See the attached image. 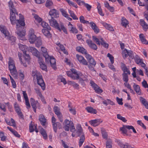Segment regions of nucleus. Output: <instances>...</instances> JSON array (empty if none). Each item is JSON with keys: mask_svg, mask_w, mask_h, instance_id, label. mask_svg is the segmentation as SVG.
I'll list each match as a JSON object with an SVG mask.
<instances>
[{"mask_svg": "<svg viewBox=\"0 0 148 148\" xmlns=\"http://www.w3.org/2000/svg\"><path fill=\"white\" fill-rule=\"evenodd\" d=\"M76 73L75 72V69H72L70 71H68L66 72V74L68 76L71 77L72 79H77V77L74 76L73 75L75 73Z\"/></svg>", "mask_w": 148, "mask_h": 148, "instance_id": "aec40b11", "label": "nucleus"}, {"mask_svg": "<svg viewBox=\"0 0 148 148\" xmlns=\"http://www.w3.org/2000/svg\"><path fill=\"white\" fill-rule=\"evenodd\" d=\"M15 14L18 15L16 11L15 12H10V19L11 24L13 25L16 24L23 26L25 25V24L24 21V18L23 16L21 14H19V19L16 20Z\"/></svg>", "mask_w": 148, "mask_h": 148, "instance_id": "f257e3e1", "label": "nucleus"}, {"mask_svg": "<svg viewBox=\"0 0 148 148\" xmlns=\"http://www.w3.org/2000/svg\"><path fill=\"white\" fill-rule=\"evenodd\" d=\"M0 138L2 141H5L7 139V137L5 135L4 133L0 131Z\"/></svg>", "mask_w": 148, "mask_h": 148, "instance_id": "8fccbe9b", "label": "nucleus"}, {"mask_svg": "<svg viewBox=\"0 0 148 148\" xmlns=\"http://www.w3.org/2000/svg\"><path fill=\"white\" fill-rule=\"evenodd\" d=\"M101 132L103 137L104 138H107V134L106 132L105 131V130L103 128H101Z\"/></svg>", "mask_w": 148, "mask_h": 148, "instance_id": "680f3d73", "label": "nucleus"}, {"mask_svg": "<svg viewBox=\"0 0 148 148\" xmlns=\"http://www.w3.org/2000/svg\"><path fill=\"white\" fill-rule=\"evenodd\" d=\"M40 132L45 139L47 138V136L46 131L43 128H41L40 131Z\"/></svg>", "mask_w": 148, "mask_h": 148, "instance_id": "a19ab883", "label": "nucleus"}, {"mask_svg": "<svg viewBox=\"0 0 148 148\" xmlns=\"http://www.w3.org/2000/svg\"><path fill=\"white\" fill-rule=\"evenodd\" d=\"M41 25L44 28L49 29H51V28L48 24L46 22L42 21L41 23Z\"/></svg>", "mask_w": 148, "mask_h": 148, "instance_id": "a18cd8bd", "label": "nucleus"}, {"mask_svg": "<svg viewBox=\"0 0 148 148\" xmlns=\"http://www.w3.org/2000/svg\"><path fill=\"white\" fill-rule=\"evenodd\" d=\"M77 50L80 52L82 53L83 54L86 53V50L84 48L80 46L77 47L76 48Z\"/></svg>", "mask_w": 148, "mask_h": 148, "instance_id": "49530a36", "label": "nucleus"}, {"mask_svg": "<svg viewBox=\"0 0 148 148\" xmlns=\"http://www.w3.org/2000/svg\"><path fill=\"white\" fill-rule=\"evenodd\" d=\"M107 56L109 58L112 63V64H108V66L110 68L114 71L115 70V69L113 65L112 64L114 62V58L109 53L108 54Z\"/></svg>", "mask_w": 148, "mask_h": 148, "instance_id": "6ab92c4d", "label": "nucleus"}, {"mask_svg": "<svg viewBox=\"0 0 148 148\" xmlns=\"http://www.w3.org/2000/svg\"><path fill=\"white\" fill-rule=\"evenodd\" d=\"M77 79H80L82 80H86L87 79V76L85 75L82 74L81 72L77 74Z\"/></svg>", "mask_w": 148, "mask_h": 148, "instance_id": "a878e982", "label": "nucleus"}, {"mask_svg": "<svg viewBox=\"0 0 148 148\" xmlns=\"http://www.w3.org/2000/svg\"><path fill=\"white\" fill-rule=\"evenodd\" d=\"M102 122V121L100 119H97L89 121L91 125L95 127L98 126Z\"/></svg>", "mask_w": 148, "mask_h": 148, "instance_id": "dca6fc26", "label": "nucleus"}, {"mask_svg": "<svg viewBox=\"0 0 148 148\" xmlns=\"http://www.w3.org/2000/svg\"><path fill=\"white\" fill-rule=\"evenodd\" d=\"M128 51L126 49H124L122 52V55L124 58L125 59L128 56Z\"/></svg>", "mask_w": 148, "mask_h": 148, "instance_id": "e2e57ef3", "label": "nucleus"}, {"mask_svg": "<svg viewBox=\"0 0 148 148\" xmlns=\"http://www.w3.org/2000/svg\"><path fill=\"white\" fill-rule=\"evenodd\" d=\"M112 141L110 140H108L106 143V148H112Z\"/></svg>", "mask_w": 148, "mask_h": 148, "instance_id": "338daca9", "label": "nucleus"}, {"mask_svg": "<svg viewBox=\"0 0 148 148\" xmlns=\"http://www.w3.org/2000/svg\"><path fill=\"white\" fill-rule=\"evenodd\" d=\"M102 23L103 25L107 29L111 31H113L114 30L113 27L110 25L108 24L107 23L102 22Z\"/></svg>", "mask_w": 148, "mask_h": 148, "instance_id": "4c0bfd02", "label": "nucleus"}, {"mask_svg": "<svg viewBox=\"0 0 148 148\" xmlns=\"http://www.w3.org/2000/svg\"><path fill=\"white\" fill-rule=\"evenodd\" d=\"M8 67L11 74L14 78H17V72L15 66L14 61L11 57L9 58L8 62Z\"/></svg>", "mask_w": 148, "mask_h": 148, "instance_id": "20e7f679", "label": "nucleus"}, {"mask_svg": "<svg viewBox=\"0 0 148 148\" xmlns=\"http://www.w3.org/2000/svg\"><path fill=\"white\" fill-rule=\"evenodd\" d=\"M101 38L98 39L96 38L95 36H93L92 37V40L93 41L95 42L97 45H100L101 43V40H100Z\"/></svg>", "mask_w": 148, "mask_h": 148, "instance_id": "3c124183", "label": "nucleus"}, {"mask_svg": "<svg viewBox=\"0 0 148 148\" xmlns=\"http://www.w3.org/2000/svg\"><path fill=\"white\" fill-rule=\"evenodd\" d=\"M54 111L59 118L60 121L62 122L63 120L62 119V116L60 111V109L59 107L57 106H55L53 108Z\"/></svg>", "mask_w": 148, "mask_h": 148, "instance_id": "9b49d317", "label": "nucleus"}, {"mask_svg": "<svg viewBox=\"0 0 148 148\" xmlns=\"http://www.w3.org/2000/svg\"><path fill=\"white\" fill-rule=\"evenodd\" d=\"M60 123L59 122H56L53 123V126L54 130L55 132H56L58 126H59Z\"/></svg>", "mask_w": 148, "mask_h": 148, "instance_id": "bf43d9fd", "label": "nucleus"}, {"mask_svg": "<svg viewBox=\"0 0 148 148\" xmlns=\"http://www.w3.org/2000/svg\"><path fill=\"white\" fill-rule=\"evenodd\" d=\"M139 37L142 42L144 44H148V42L145 38L144 35L143 34H140L139 35Z\"/></svg>", "mask_w": 148, "mask_h": 148, "instance_id": "c9c22d12", "label": "nucleus"}, {"mask_svg": "<svg viewBox=\"0 0 148 148\" xmlns=\"http://www.w3.org/2000/svg\"><path fill=\"white\" fill-rule=\"evenodd\" d=\"M90 24L91 27L95 33H98L99 32V29L95 23L93 22H91Z\"/></svg>", "mask_w": 148, "mask_h": 148, "instance_id": "b1692460", "label": "nucleus"}, {"mask_svg": "<svg viewBox=\"0 0 148 148\" xmlns=\"http://www.w3.org/2000/svg\"><path fill=\"white\" fill-rule=\"evenodd\" d=\"M123 76V80L125 82H128L129 80L127 74L125 73H123L122 74Z\"/></svg>", "mask_w": 148, "mask_h": 148, "instance_id": "052dcab7", "label": "nucleus"}, {"mask_svg": "<svg viewBox=\"0 0 148 148\" xmlns=\"http://www.w3.org/2000/svg\"><path fill=\"white\" fill-rule=\"evenodd\" d=\"M100 40H101V43L100 44L105 48H108V44L103 40L102 38H101L100 39Z\"/></svg>", "mask_w": 148, "mask_h": 148, "instance_id": "5fc2aeb1", "label": "nucleus"}, {"mask_svg": "<svg viewBox=\"0 0 148 148\" xmlns=\"http://www.w3.org/2000/svg\"><path fill=\"white\" fill-rule=\"evenodd\" d=\"M121 24L122 25L125 27H126L127 25L128 24L127 21L124 17H123L121 19Z\"/></svg>", "mask_w": 148, "mask_h": 148, "instance_id": "79ce46f5", "label": "nucleus"}, {"mask_svg": "<svg viewBox=\"0 0 148 148\" xmlns=\"http://www.w3.org/2000/svg\"><path fill=\"white\" fill-rule=\"evenodd\" d=\"M140 24L145 31H146L148 28V25L143 20H140Z\"/></svg>", "mask_w": 148, "mask_h": 148, "instance_id": "473e14b6", "label": "nucleus"}, {"mask_svg": "<svg viewBox=\"0 0 148 148\" xmlns=\"http://www.w3.org/2000/svg\"><path fill=\"white\" fill-rule=\"evenodd\" d=\"M86 42L88 45V46L91 49L94 50H96L97 49V45L90 40H86Z\"/></svg>", "mask_w": 148, "mask_h": 148, "instance_id": "4be33fe9", "label": "nucleus"}, {"mask_svg": "<svg viewBox=\"0 0 148 148\" xmlns=\"http://www.w3.org/2000/svg\"><path fill=\"white\" fill-rule=\"evenodd\" d=\"M9 6L10 7V12H15L16 11L14 7L12 1H10L8 3Z\"/></svg>", "mask_w": 148, "mask_h": 148, "instance_id": "37998d69", "label": "nucleus"}, {"mask_svg": "<svg viewBox=\"0 0 148 148\" xmlns=\"http://www.w3.org/2000/svg\"><path fill=\"white\" fill-rule=\"evenodd\" d=\"M69 12L71 16L74 20H78V18L77 17L76 15L71 10H69Z\"/></svg>", "mask_w": 148, "mask_h": 148, "instance_id": "603ef678", "label": "nucleus"}, {"mask_svg": "<svg viewBox=\"0 0 148 148\" xmlns=\"http://www.w3.org/2000/svg\"><path fill=\"white\" fill-rule=\"evenodd\" d=\"M86 109L88 112L91 114H96L97 113V111L96 110L93 109L91 107H87L86 108Z\"/></svg>", "mask_w": 148, "mask_h": 148, "instance_id": "72a5a7b5", "label": "nucleus"}, {"mask_svg": "<svg viewBox=\"0 0 148 148\" xmlns=\"http://www.w3.org/2000/svg\"><path fill=\"white\" fill-rule=\"evenodd\" d=\"M14 108L16 112H17L18 116L21 118H22L23 115L21 112L19 105L16 102L14 103Z\"/></svg>", "mask_w": 148, "mask_h": 148, "instance_id": "2eb2a0df", "label": "nucleus"}, {"mask_svg": "<svg viewBox=\"0 0 148 148\" xmlns=\"http://www.w3.org/2000/svg\"><path fill=\"white\" fill-rule=\"evenodd\" d=\"M5 120L8 125L14 127H15L16 124L15 121L12 118L11 119V121L6 119H5Z\"/></svg>", "mask_w": 148, "mask_h": 148, "instance_id": "e433bc0d", "label": "nucleus"}, {"mask_svg": "<svg viewBox=\"0 0 148 148\" xmlns=\"http://www.w3.org/2000/svg\"><path fill=\"white\" fill-rule=\"evenodd\" d=\"M33 15L35 19V22L36 23L38 22L39 23H40L42 21V19L38 15L35 14H33Z\"/></svg>", "mask_w": 148, "mask_h": 148, "instance_id": "ea45409f", "label": "nucleus"}, {"mask_svg": "<svg viewBox=\"0 0 148 148\" xmlns=\"http://www.w3.org/2000/svg\"><path fill=\"white\" fill-rule=\"evenodd\" d=\"M21 26L17 25L16 30V33L18 36L19 39L23 40L25 35V32L24 31H21L23 27Z\"/></svg>", "mask_w": 148, "mask_h": 148, "instance_id": "423d86ee", "label": "nucleus"}, {"mask_svg": "<svg viewBox=\"0 0 148 148\" xmlns=\"http://www.w3.org/2000/svg\"><path fill=\"white\" fill-rule=\"evenodd\" d=\"M79 20L80 22L84 24H88L89 22L88 21H85L84 20V17L82 16H81L79 17Z\"/></svg>", "mask_w": 148, "mask_h": 148, "instance_id": "6e6d98bb", "label": "nucleus"}, {"mask_svg": "<svg viewBox=\"0 0 148 148\" xmlns=\"http://www.w3.org/2000/svg\"><path fill=\"white\" fill-rule=\"evenodd\" d=\"M76 135L77 136H79L82 134V130L81 125L79 124L77 125L76 127Z\"/></svg>", "mask_w": 148, "mask_h": 148, "instance_id": "5701e85b", "label": "nucleus"}, {"mask_svg": "<svg viewBox=\"0 0 148 148\" xmlns=\"http://www.w3.org/2000/svg\"><path fill=\"white\" fill-rule=\"evenodd\" d=\"M0 30L2 33L5 35V37L7 39L11 40L13 42H15L16 39L15 37L11 36L6 28L4 26H0Z\"/></svg>", "mask_w": 148, "mask_h": 148, "instance_id": "39448f33", "label": "nucleus"}, {"mask_svg": "<svg viewBox=\"0 0 148 148\" xmlns=\"http://www.w3.org/2000/svg\"><path fill=\"white\" fill-rule=\"evenodd\" d=\"M32 75L34 79L36 78L37 79L38 84L41 87L43 90H45V84L41 74L37 71L34 70L32 71Z\"/></svg>", "mask_w": 148, "mask_h": 148, "instance_id": "f03ea898", "label": "nucleus"}, {"mask_svg": "<svg viewBox=\"0 0 148 148\" xmlns=\"http://www.w3.org/2000/svg\"><path fill=\"white\" fill-rule=\"evenodd\" d=\"M68 28L70 32L73 34H77L78 32L77 29L76 27L70 22H69L68 24Z\"/></svg>", "mask_w": 148, "mask_h": 148, "instance_id": "f3484780", "label": "nucleus"}, {"mask_svg": "<svg viewBox=\"0 0 148 148\" xmlns=\"http://www.w3.org/2000/svg\"><path fill=\"white\" fill-rule=\"evenodd\" d=\"M36 45L37 47H39L42 45V42L41 39L40 38H37L36 40Z\"/></svg>", "mask_w": 148, "mask_h": 148, "instance_id": "09e8293b", "label": "nucleus"}, {"mask_svg": "<svg viewBox=\"0 0 148 148\" xmlns=\"http://www.w3.org/2000/svg\"><path fill=\"white\" fill-rule=\"evenodd\" d=\"M121 69L123 71V73L127 74L130 75V71L126 67V65L124 64H122Z\"/></svg>", "mask_w": 148, "mask_h": 148, "instance_id": "7c9ffc66", "label": "nucleus"}, {"mask_svg": "<svg viewBox=\"0 0 148 148\" xmlns=\"http://www.w3.org/2000/svg\"><path fill=\"white\" fill-rule=\"evenodd\" d=\"M69 107L70 108L69 109V110L70 112L73 115L75 114L76 113V112L75 108L70 107L69 104Z\"/></svg>", "mask_w": 148, "mask_h": 148, "instance_id": "774afa93", "label": "nucleus"}, {"mask_svg": "<svg viewBox=\"0 0 148 148\" xmlns=\"http://www.w3.org/2000/svg\"><path fill=\"white\" fill-rule=\"evenodd\" d=\"M50 29H43L42 30V32L45 36L47 38H50L51 36V34L49 31Z\"/></svg>", "mask_w": 148, "mask_h": 148, "instance_id": "2f4dec72", "label": "nucleus"}, {"mask_svg": "<svg viewBox=\"0 0 148 148\" xmlns=\"http://www.w3.org/2000/svg\"><path fill=\"white\" fill-rule=\"evenodd\" d=\"M22 92L23 97L25 100V105L27 106V108L28 109L31 107V106L27 94L25 91H22Z\"/></svg>", "mask_w": 148, "mask_h": 148, "instance_id": "a211bd4d", "label": "nucleus"}, {"mask_svg": "<svg viewBox=\"0 0 148 148\" xmlns=\"http://www.w3.org/2000/svg\"><path fill=\"white\" fill-rule=\"evenodd\" d=\"M85 140V137L84 136L82 135L80 136V139L79 140V147H80L82 145L84 141Z\"/></svg>", "mask_w": 148, "mask_h": 148, "instance_id": "de8ad7c7", "label": "nucleus"}, {"mask_svg": "<svg viewBox=\"0 0 148 148\" xmlns=\"http://www.w3.org/2000/svg\"><path fill=\"white\" fill-rule=\"evenodd\" d=\"M49 22L51 26L55 28L60 32L62 30L65 34H67L66 29L62 23L59 25L56 20L53 18H51V19L49 20Z\"/></svg>", "mask_w": 148, "mask_h": 148, "instance_id": "7ed1b4c3", "label": "nucleus"}, {"mask_svg": "<svg viewBox=\"0 0 148 148\" xmlns=\"http://www.w3.org/2000/svg\"><path fill=\"white\" fill-rule=\"evenodd\" d=\"M19 76L20 77V79L21 80H23L24 78V71L21 70L19 71Z\"/></svg>", "mask_w": 148, "mask_h": 148, "instance_id": "0e129e2a", "label": "nucleus"}, {"mask_svg": "<svg viewBox=\"0 0 148 148\" xmlns=\"http://www.w3.org/2000/svg\"><path fill=\"white\" fill-rule=\"evenodd\" d=\"M72 122H71L67 119H66L64 123V128L66 131H69L70 128V125L71 124Z\"/></svg>", "mask_w": 148, "mask_h": 148, "instance_id": "412c9836", "label": "nucleus"}, {"mask_svg": "<svg viewBox=\"0 0 148 148\" xmlns=\"http://www.w3.org/2000/svg\"><path fill=\"white\" fill-rule=\"evenodd\" d=\"M104 5L106 8L111 12H113L114 10V8L112 6H110L109 3L106 1L104 2Z\"/></svg>", "mask_w": 148, "mask_h": 148, "instance_id": "f704fd0d", "label": "nucleus"}, {"mask_svg": "<svg viewBox=\"0 0 148 148\" xmlns=\"http://www.w3.org/2000/svg\"><path fill=\"white\" fill-rule=\"evenodd\" d=\"M31 105L34 111L36 112L37 106L39 104L37 101H36L33 98H31L30 99Z\"/></svg>", "mask_w": 148, "mask_h": 148, "instance_id": "f8f14e48", "label": "nucleus"}, {"mask_svg": "<svg viewBox=\"0 0 148 148\" xmlns=\"http://www.w3.org/2000/svg\"><path fill=\"white\" fill-rule=\"evenodd\" d=\"M41 51L43 56L45 58L46 62H48L49 60V56L47 51V49L45 47H42Z\"/></svg>", "mask_w": 148, "mask_h": 148, "instance_id": "ddd939ff", "label": "nucleus"}, {"mask_svg": "<svg viewBox=\"0 0 148 148\" xmlns=\"http://www.w3.org/2000/svg\"><path fill=\"white\" fill-rule=\"evenodd\" d=\"M97 8L99 14L102 16H104V14L102 12V9L101 8L99 3L98 4V5L97 7Z\"/></svg>", "mask_w": 148, "mask_h": 148, "instance_id": "4d7b16f0", "label": "nucleus"}, {"mask_svg": "<svg viewBox=\"0 0 148 148\" xmlns=\"http://www.w3.org/2000/svg\"><path fill=\"white\" fill-rule=\"evenodd\" d=\"M50 61L52 67L55 69V64L56 63V60L53 57H50L49 56V60L48 62H48Z\"/></svg>", "mask_w": 148, "mask_h": 148, "instance_id": "c756f323", "label": "nucleus"}, {"mask_svg": "<svg viewBox=\"0 0 148 148\" xmlns=\"http://www.w3.org/2000/svg\"><path fill=\"white\" fill-rule=\"evenodd\" d=\"M28 40L31 43H33L37 39L36 35L34 34V31L32 29H30L28 34Z\"/></svg>", "mask_w": 148, "mask_h": 148, "instance_id": "0eeeda50", "label": "nucleus"}, {"mask_svg": "<svg viewBox=\"0 0 148 148\" xmlns=\"http://www.w3.org/2000/svg\"><path fill=\"white\" fill-rule=\"evenodd\" d=\"M128 126H130V125H123V127L120 128V130L123 134H127V130H129V127Z\"/></svg>", "mask_w": 148, "mask_h": 148, "instance_id": "c85d7f7f", "label": "nucleus"}, {"mask_svg": "<svg viewBox=\"0 0 148 148\" xmlns=\"http://www.w3.org/2000/svg\"><path fill=\"white\" fill-rule=\"evenodd\" d=\"M133 88L137 94L138 95L140 94L141 92L140 87L138 85H136L134 83L133 85Z\"/></svg>", "mask_w": 148, "mask_h": 148, "instance_id": "58836bf2", "label": "nucleus"}, {"mask_svg": "<svg viewBox=\"0 0 148 148\" xmlns=\"http://www.w3.org/2000/svg\"><path fill=\"white\" fill-rule=\"evenodd\" d=\"M22 56V54L21 53H18V56L19 57V59L20 61L21 64H23L24 67H26L27 66L26 64L25 63L23 62L22 60L21 57Z\"/></svg>", "mask_w": 148, "mask_h": 148, "instance_id": "13d9d810", "label": "nucleus"}, {"mask_svg": "<svg viewBox=\"0 0 148 148\" xmlns=\"http://www.w3.org/2000/svg\"><path fill=\"white\" fill-rule=\"evenodd\" d=\"M53 3L51 0H47L45 4L46 7L47 8H50L53 7Z\"/></svg>", "mask_w": 148, "mask_h": 148, "instance_id": "c03bdc74", "label": "nucleus"}, {"mask_svg": "<svg viewBox=\"0 0 148 148\" xmlns=\"http://www.w3.org/2000/svg\"><path fill=\"white\" fill-rule=\"evenodd\" d=\"M117 117L118 119L122 120L124 122H125L127 121V120L125 118L121 116L120 114L117 115Z\"/></svg>", "mask_w": 148, "mask_h": 148, "instance_id": "69168bd1", "label": "nucleus"}, {"mask_svg": "<svg viewBox=\"0 0 148 148\" xmlns=\"http://www.w3.org/2000/svg\"><path fill=\"white\" fill-rule=\"evenodd\" d=\"M139 99L140 102L144 106L145 108L148 109V102L146 99L142 97H140Z\"/></svg>", "mask_w": 148, "mask_h": 148, "instance_id": "bb28decb", "label": "nucleus"}, {"mask_svg": "<svg viewBox=\"0 0 148 148\" xmlns=\"http://www.w3.org/2000/svg\"><path fill=\"white\" fill-rule=\"evenodd\" d=\"M36 129V126L35 125H33L31 123L30 124L29 126V130L30 132H33L34 129Z\"/></svg>", "mask_w": 148, "mask_h": 148, "instance_id": "864d4df0", "label": "nucleus"}, {"mask_svg": "<svg viewBox=\"0 0 148 148\" xmlns=\"http://www.w3.org/2000/svg\"><path fill=\"white\" fill-rule=\"evenodd\" d=\"M49 14L51 18H57L59 17L58 11L55 9L51 10L49 12Z\"/></svg>", "mask_w": 148, "mask_h": 148, "instance_id": "9d476101", "label": "nucleus"}, {"mask_svg": "<svg viewBox=\"0 0 148 148\" xmlns=\"http://www.w3.org/2000/svg\"><path fill=\"white\" fill-rule=\"evenodd\" d=\"M39 120L42 126H45L46 124V120L44 115L40 114L39 116Z\"/></svg>", "mask_w": 148, "mask_h": 148, "instance_id": "cd10ccee", "label": "nucleus"}, {"mask_svg": "<svg viewBox=\"0 0 148 148\" xmlns=\"http://www.w3.org/2000/svg\"><path fill=\"white\" fill-rule=\"evenodd\" d=\"M30 50L32 54L36 57H38L39 55V52L34 47H30Z\"/></svg>", "mask_w": 148, "mask_h": 148, "instance_id": "393cba45", "label": "nucleus"}, {"mask_svg": "<svg viewBox=\"0 0 148 148\" xmlns=\"http://www.w3.org/2000/svg\"><path fill=\"white\" fill-rule=\"evenodd\" d=\"M90 83L91 86L94 89L97 93L99 94L103 92L102 90L93 82H91Z\"/></svg>", "mask_w": 148, "mask_h": 148, "instance_id": "4468645a", "label": "nucleus"}, {"mask_svg": "<svg viewBox=\"0 0 148 148\" xmlns=\"http://www.w3.org/2000/svg\"><path fill=\"white\" fill-rule=\"evenodd\" d=\"M76 56L77 59L80 64L84 65H88V62L83 56L78 54H77Z\"/></svg>", "mask_w": 148, "mask_h": 148, "instance_id": "1a4fd4ad", "label": "nucleus"}, {"mask_svg": "<svg viewBox=\"0 0 148 148\" xmlns=\"http://www.w3.org/2000/svg\"><path fill=\"white\" fill-rule=\"evenodd\" d=\"M19 49L23 51L25 59V60L28 61L30 59L29 55L26 53V46L21 44L18 45Z\"/></svg>", "mask_w": 148, "mask_h": 148, "instance_id": "6e6552de", "label": "nucleus"}]
</instances>
